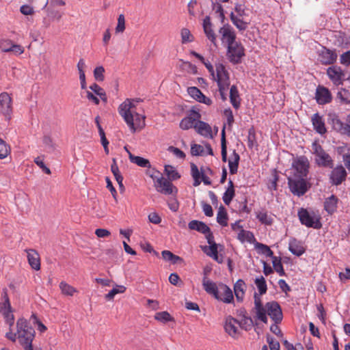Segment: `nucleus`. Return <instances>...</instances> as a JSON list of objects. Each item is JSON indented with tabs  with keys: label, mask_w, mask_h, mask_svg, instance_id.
Instances as JSON below:
<instances>
[{
	"label": "nucleus",
	"mask_w": 350,
	"mask_h": 350,
	"mask_svg": "<svg viewBox=\"0 0 350 350\" xmlns=\"http://www.w3.org/2000/svg\"><path fill=\"white\" fill-rule=\"evenodd\" d=\"M202 286L208 294L213 295L215 299H219V289L216 283L209 280L206 276H204Z\"/></svg>",
	"instance_id": "4be33fe9"
},
{
	"label": "nucleus",
	"mask_w": 350,
	"mask_h": 350,
	"mask_svg": "<svg viewBox=\"0 0 350 350\" xmlns=\"http://www.w3.org/2000/svg\"><path fill=\"white\" fill-rule=\"evenodd\" d=\"M314 129L319 134L323 135L327 130L323 118L318 113H314L312 117Z\"/></svg>",
	"instance_id": "cd10ccee"
},
{
	"label": "nucleus",
	"mask_w": 350,
	"mask_h": 350,
	"mask_svg": "<svg viewBox=\"0 0 350 350\" xmlns=\"http://www.w3.org/2000/svg\"><path fill=\"white\" fill-rule=\"evenodd\" d=\"M228 214L226 211V208L221 205L218 210L217 215V221L221 226H228Z\"/></svg>",
	"instance_id": "ea45409f"
},
{
	"label": "nucleus",
	"mask_w": 350,
	"mask_h": 350,
	"mask_svg": "<svg viewBox=\"0 0 350 350\" xmlns=\"http://www.w3.org/2000/svg\"><path fill=\"white\" fill-rule=\"evenodd\" d=\"M336 97L341 103H350V92L347 90L342 89L338 91Z\"/></svg>",
	"instance_id": "8fccbe9b"
},
{
	"label": "nucleus",
	"mask_w": 350,
	"mask_h": 350,
	"mask_svg": "<svg viewBox=\"0 0 350 350\" xmlns=\"http://www.w3.org/2000/svg\"><path fill=\"white\" fill-rule=\"evenodd\" d=\"M327 75L329 79L334 82L336 85H339L342 83V77L344 74L342 72V69L339 66H332L329 67L327 70Z\"/></svg>",
	"instance_id": "5701e85b"
},
{
	"label": "nucleus",
	"mask_w": 350,
	"mask_h": 350,
	"mask_svg": "<svg viewBox=\"0 0 350 350\" xmlns=\"http://www.w3.org/2000/svg\"><path fill=\"white\" fill-rule=\"evenodd\" d=\"M59 288L63 294L72 296L77 292V289L66 282L62 281L59 283Z\"/></svg>",
	"instance_id": "49530a36"
},
{
	"label": "nucleus",
	"mask_w": 350,
	"mask_h": 350,
	"mask_svg": "<svg viewBox=\"0 0 350 350\" xmlns=\"http://www.w3.org/2000/svg\"><path fill=\"white\" fill-rule=\"evenodd\" d=\"M111 171L113 173L116 181L118 182L120 188L124 189V187L122 183L123 177L120 172L118 166L116 163V161L115 159H113V163L111 165Z\"/></svg>",
	"instance_id": "4c0bfd02"
},
{
	"label": "nucleus",
	"mask_w": 350,
	"mask_h": 350,
	"mask_svg": "<svg viewBox=\"0 0 350 350\" xmlns=\"http://www.w3.org/2000/svg\"><path fill=\"white\" fill-rule=\"evenodd\" d=\"M309 161L305 156L295 158L292 162L293 176L306 178L309 171Z\"/></svg>",
	"instance_id": "1a4fd4ad"
},
{
	"label": "nucleus",
	"mask_w": 350,
	"mask_h": 350,
	"mask_svg": "<svg viewBox=\"0 0 350 350\" xmlns=\"http://www.w3.org/2000/svg\"><path fill=\"white\" fill-rule=\"evenodd\" d=\"M219 34L222 44L225 46H228L237 41L236 33L233 27L228 23L224 24L219 28Z\"/></svg>",
	"instance_id": "9b49d317"
},
{
	"label": "nucleus",
	"mask_w": 350,
	"mask_h": 350,
	"mask_svg": "<svg viewBox=\"0 0 350 350\" xmlns=\"http://www.w3.org/2000/svg\"><path fill=\"white\" fill-rule=\"evenodd\" d=\"M239 322L231 316L226 318L224 329L226 332L232 337L237 338L239 334Z\"/></svg>",
	"instance_id": "dca6fc26"
},
{
	"label": "nucleus",
	"mask_w": 350,
	"mask_h": 350,
	"mask_svg": "<svg viewBox=\"0 0 350 350\" xmlns=\"http://www.w3.org/2000/svg\"><path fill=\"white\" fill-rule=\"evenodd\" d=\"M237 239L241 242H248L252 243L255 241V237L254 234L248 230H245L244 229H241L237 235Z\"/></svg>",
	"instance_id": "58836bf2"
},
{
	"label": "nucleus",
	"mask_w": 350,
	"mask_h": 350,
	"mask_svg": "<svg viewBox=\"0 0 350 350\" xmlns=\"http://www.w3.org/2000/svg\"><path fill=\"white\" fill-rule=\"evenodd\" d=\"M254 282L259 291V294L255 293L254 295V307L252 310L255 314L256 319L267 324L268 322V315L276 323H281L283 316L279 304L272 301L264 305L262 302L261 295L265 294L267 290L265 278L263 276L256 278Z\"/></svg>",
	"instance_id": "f257e3e1"
},
{
	"label": "nucleus",
	"mask_w": 350,
	"mask_h": 350,
	"mask_svg": "<svg viewBox=\"0 0 350 350\" xmlns=\"http://www.w3.org/2000/svg\"><path fill=\"white\" fill-rule=\"evenodd\" d=\"M255 142V132L253 129H250L247 136V146L250 148H252Z\"/></svg>",
	"instance_id": "338daca9"
},
{
	"label": "nucleus",
	"mask_w": 350,
	"mask_h": 350,
	"mask_svg": "<svg viewBox=\"0 0 350 350\" xmlns=\"http://www.w3.org/2000/svg\"><path fill=\"white\" fill-rule=\"evenodd\" d=\"M17 338L25 350H33L32 342L36 332L26 319L21 318L16 322Z\"/></svg>",
	"instance_id": "20e7f679"
},
{
	"label": "nucleus",
	"mask_w": 350,
	"mask_h": 350,
	"mask_svg": "<svg viewBox=\"0 0 350 350\" xmlns=\"http://www.w3.org/2000/svg\"><path fill=\"white\" fill-rule=\"evenodd\" d=\"M125 30V18L123 14H120L118 18V24L116 27V33H122Z\"/></svg>",
	"instance_id": "bf43d9fd"
},
{
	"label": "nucleus",
	"mask_w": 350,
	"mask_h": 350,
	"mask_svg": "<svg viewBox=\"0 0 350 350\" xmlns=\"http://www.w3.org/2000/svg\"><path fill=\"white\" fill-rule=\"evenodd\" d=\"M288 185L291 193L298 197L304 195L309 188L305 178L303 177H290L288 178Z\"/></svg>",
	"instance_id": "6e6552de"
},
{
	"label": "nucleus",
	"mask_w": 350,
	"mask_h": 350,
	"mask_svg": "<svg viewBox=\"0 0 350 350\" xmlns=\"http://www.w3.org/2000/svg\"><path fill=\"white\" fill-rule=\"evenodd\" d=\"M195 130L198 133L204 137L210 138L213 137L212 129L211 126L208 123L200 120V119L198 120L197 124H196Z\"/></svg>",
	"instance_id": "a878e982"
},
{
	"label": "nucleus",
	"mask_w": 350,
	"mask_h": 350,
	"mask_svg": "<svg viewBox=\"0 0 350 350\" xmlns=\"http://www.w3.org/2000/svg\"><path fill=\"white\" fill-rule=\"evenodd\" d=\"M312 153L315 156V163L318 166L333 168V159L317 141L312 144Z\"/></svg>",
	"instance_id": "39448f33"
},
{
	"label": "nucleus",
	"mask_w": 350,
	"mask_h": 350,
	"mask_svg": "<svg viewBox=\"0 0 350 350\" xmlns=\"http://www.w3.org/2000/svg\"><path fill=\"white\" fill-rule=\"evenodd\" d=\"M230 90V100L234 108L236 109L240 107L241 98L239 96L238 88L235 85H233L229 88Z\"/></svg>",
	"instance_id": "473e14b6"
},
{
	"label": "nucleus",
	"mask_w": 350,
	"mask_h": 350,
	"mask_svg": "<svg viewBox=\"0 0 350 350\" xmlns=\"http://www.w3.org/2000/svg\"><path fill=\"white\" fill-rule=\"evenodd\" d=\"M202 251L209 257H211L219 263L223 262L222 258L218 256L217 245L214 244L208 246H204L202 247Z\"/></svg>",
	"instance_id": "7c9ffc66"
},
{
	"label": "nucleus",
	"mask_w": 350,
	"mask_h": 350,
	"mask_svg": "<svg viewBox=\"0 0 350 350\" xmlns=\"http://www.w3.org/2000/svg\"><path fill=\"white\" fill-rule=\"evenodd\" d=\"M221 146L222 161L226 162V161H227V146H226V135H225V126L223 128V129L221 131Z\"/></svg>",
	"instance_id": "09e8293b"
},
{
	"label": "nucleus",
	"mask_w": 350,
	"mask_h": 350,
	"mask_svg": "<svg viewBox=\"0 0 350 350\" xmlns=\"http://www.w3.org/2000/svg\"><path fill=\"white\" fill-rule=\"evenodd\" d=\"M135 100L126 98L118 109L120 116L122 118L130 131L135 133L144 128L146 117L136 111Z\"/></svg>",
	"instance_id": "f03ea898"
},
{
	"label": "nucleus",
	"mask_w": 350,
	"mask_h": 350,
	"mask_svg": "<svg viewBox=\"0 0 350 350\" xmlns=\"http://www.w3.org/2000/svg\"><path fill=\"white\" fill-rule=\"evenodd\" d=\"M245 291V282L241 279L238 280L234 285V292L238 301L241 302L243 300Z\"/></svg>",
	"instance_id": "c85d7f7f"
},
{
	"label": "nucleus",
	"mask_w": 350,
	"mask_h": 350,
	"mask_svg": "<svg viewBox=\"0 0 350 350\" xmlns=\"http://www.w3.org/2000/svg\"><path fill=\"white\" fill-rule=\"evenodd\" d=\"M211 77L213 80L217 83L221 99L223 101H226L230 86V72L226 66L222 63H216L215 70Z\"/></svg>",
	"instance_id": "7ed1b4c3"
},
{
	"label": "nucleus",
	"mask_w": 350,
	"mask_h": 350,
	"mask_svg": "<svg viewBox=\"0 0 350 350\" xmlns=\"http://www.w3.org/2000/svg\"><path fill=\"white\" fill-rule=\"evenodd\" d=\"M155 319L163 323H166L171 321L172 318L167 312L163 311L156 313Z\"/></svg>",
	"instance_id": "13d9d810"
},
{
	"label": "nucleus",
	"mask_w": 350,
	"mask_h": 350,
	"mask_svg": "<svg viewBox=\"0 0 350 350\" xmlns=\"http://www.w3.org/2000/svg\"><path fill=\"white\" fill-rule=\"evenodd\" d=\"M315 98L318 104L325 105L332 101V94L327 88L319 85L316 90Z\"/></svg>",
	"instance_id": "aec40b11"
},
{
	"label": "nucleus",
	"mask_w": 350,
	"mask_h": 350,
	"mask_svg": "<svg viewBox=\"0 0 350 350\" xmlns=\"http://www.w3.org/2000/svg\"><path fill=\"white\" fill-rule=\"evenodd\" d=\"M2 298L3 299V301L0 302V312L2 313V314L8 319L10 316L12 317L11 319L10 320V325L12 326L14 323V318L13 315L11 314V305L7 291L5 289H4L3 291Z\"/></svg>",
	"instance_id": "a211bd4d"
},
{
	"label": "nucleus",
	"mask_w": 350,
	"mask_h": 350,
	"mask_svg": "<svg viewBox=\"0 0 350 350\" xmlns=\"http://www.w3.org/2000/svg\"><path fill=\"white\" fill-rule=\"evenodd\" d=\"M94 77L97 81H103L105 79V68L103 66H97L94 70Z\"/></svg>",
	"instance_id": "6e6d98bb"
},
{
	"label": "nucleus",
	"mask_w": 350,
	"mask_h": 350,
	"mask_svg": "<svg viewBox=\"0 0 350 350\" xmlns=\"http://www.w3.org/2000/svg\"><path fill=\"white\" fill-rule=\"evenodd\" d=\"M297 214L302 225L314 229H320L322 227L320 216L314 212H310L306 208H301Z\"/></svg>",
	"instance_id": "423d86ee"
},
{
	"label": "nucleus",
	"mask_w": 350,
	"mask_h": 350,
	"mask_svg": "<svg viewBox=\"0 0 350 350\" xmlns=\"http://www.w3.org/2000/svg\"><path fill=\"white\" fill-rule=\"evenodd\" d=\"M340 62L342 65H350V50L343 53L340 57Z\"/></svg>",
	"instance_id": "69168bd1"
},
{
	"label": "nucleus",
	"mask_w": 350,
	"mask_h": 350,
	"mask_svg": "<svg viewBox=\"0 0 350 350\" xmlns=\"http://www.w3.org/2000/svg\"><path fill=\"white\" fill-rule=\"evenodd\" d=\"M226 51L227 59L233 64H239L245 56V49L240 42L236 41L228 46Z\"/></svg>",
	"instance_id": "0eeeda50"
},
{
	"label": "nucleus",
	"mask_w": 350,
	"mask_h": 350,
	"mask_svg": "<svg viewBox=\"0 0 350 350\" xmlns=\"http://www.w3.org/2000/svg\"><path fill=\"white\" fill-rule=\"evenodd\" d=\"M202 26L207 38L216 46V34L213 29L210 16H206L204 18Z\"/></svg>",
	"instance_id": "412c9836"
},
{
	"label": "nucleus",
	"mask_w": 350,
	"mask_h": 350,
	"mask_svg": "<svg viewBox=\"0 0 350 350\" xmlns=\"http://www.w3.org/2000/svg\"><path fill=\"white\" fill-rule=\"evenodd\" d=\"M0 113L7 120H10L12 118V100L7 92L0 94Z\"/></svg>",
	"instance_id": "9d476101"
},
{
	"label": "nucleus",
	"mask_w": 350,
	"mask_h": 350,
	"mask_svg": "<svg viewBox=\"0 0 350 350\" xmlns=\"http://www.w3.org/2000/svg\"><path fill=\"white\" fill-rule=\"evenodd\" d=\"M191 174L193 178V186H198L201 183L202 173L194 163L191 164Z\"/></svg>",
	"instance_id": "a19ab883"
},
{
	"label": "nucleus",
	"mask_w": 350,
	"mask_h": 350,
	"mask_svg": "<svg viewBox=\"0 0 350 350\" xmlns=\"http://www.w3.org/2000/svg\"><path fill=\"white\" fill-rule=\"evenodd\" d=\"M168 151L179 159H185L186 156L183 151L176 147L170 146Z\"/></svg>",
	"instance_id": "e2e57ef3"
},
{
	"label": "nucleus",
	"mask_w": 350,
	"mask_h": 350,
	"mask_svg": "<svg viewBox=\"0 0 350 350\" xmlns=\"http://www.w3.org/2000/svg\"><path fill=\"white\" fill-rule=\"evenodd\" d=\"M181 42L183 44L191 42L193 41V36L190 31L187 28H183L180 31Z\"/></svg>",
	"instance_id": "864d4df0"
},
{
	"label": "nucleus",
	"mask_w": 350,
	"mask_h": 350,
	"mask_svg": "<svg viewBox=\"0 0 350 350\" xmlns=\"http://www.w3.org/2000/svg\"><path fill=\"white\" fill-rule=\"evenodd\" d=\"M126 287L123 285L116 284L107 294L105 295V299L111 300L118 293H123L126 291Z\"/></svg>",
	"instance_id": "79ce46f5"
},
{
	"label": "nucleus",
	"mask_w": 350,
	"mask_h": 350,
	"mask_svg": "<svg viewBox=\"0 0 350 350\" xmlns=\"http://www.w3.org/2000/svg\"><path fill=\"white\" fill-rule=\"evenodd\" d=\"M254 247L257 250L258 253L260 254H263L267 257H270L271 258H273V257L275 256H273V251L267 245L256 242L254 244Z\"/></svg>",
	"instance_id": "e433bc0d"
},
{
	"label": "nucleus",
	"mask_w": 350,
	"mask_h": 350,
	"mask_svg": "<svg viewBox=\"0 0 350 350\" xmlns=\"http://www.w3.org/2000/svg\"><path fill=\"white\" fill-rule=\"evenodd\" d=\"M204 151V148L201 145L199 144H193L191 147V152L192 155L199 156L202 154Z\"/></svg>",
	"instance_id": "0e129e2a"
},
{
	"label": "nucleus",
	"mask_w": 350,
	"mask_h": 350,
	"mask_svg": "<svg viewBox=\"0 0 350 350\" xmlns=\"http://www.w3.org/2000/svg\"><path fill=\"white\" fill-rule=\"evenodd\" d=\"M332 127L340 134L350 137V113L347 116L346 122H343L338 117L334 118Z\"/></svg>",
	"instance_id": "4468645a"
},
{
	"label": "nucleus",
	"mask_w": 350,
	"mask_h": 350,
	"mask_svg": "<svg viewBox=\"0 0 350 350\" xmlns=\"http://www.w3.org/2000/svg\"><path fill=\"white\" fill-rule=\"evenodd\" d=\"M200 118L201 115L199 112L192 110L187 116L180 121V127L183 130H188L191 128L196 129V124Z\"/></svg>",
	"instance_id": "2eb2a0df"
},
{
	"label": "nucleus",
	"mask_w": 350,
	"mask_h": 350,
	"mask_svg": "<svg viewBox=\"0 0 350 350\" xmlns=\"http://www.w3.org/2000/svg\"><path fill=\"white\" fill-rule=\"evenodd\" d=\"M219 288L222 291V295L219 293V299H217L226 304L232 303L234 299L232 290L227 285L224 284L219 285Z\"/></svg>",
	"instance_id": "bb28decb"
},
{
	"label": "nucleus",
	"mask_w": 350,
	"mask_h": 350,
	"mask_svg": "<svg viewBox=\"0 0 350 350\" xmlns=\"http://www.w3.org/2000/svg\"><path fill=\"white\" fill-rule=\"evenodd\" d=\"M165 173L172 180H176L180 177L175 167L170 165L165 166Z\"/></svg>",
	"instance_id": "3c124183"
},
{
	"label": "nucleus",
	"mask_w": 350,
	"mask_h": 350,
	"mask_svg": "<svg viewBox=\"0 0 350 350\" xmlns=\"http://www.w3.org/2000/svg\"><path fill=\"white\" fill-rule=\"evenodd\" d=\"M42 142L49 152H53L55 150L56 145L51 136L44 135Z\"/></svg>",
	"instance_id": "5fc2aeb1"
},
{
	"label": "nucleus",
	"mask_w": 350,
	"mask_h": 350,
	"mask_svg": "<svg viewBox=\"0 0 350 350\" xmlns=\"http://www.w3.org/2000/svg\"><path fill=\"white\" fill-rule=\"evenodd\" d=\"M347 172L345 168L340 164L332 168L329 174V181L333 185L338 186L346 180Z\"/></svg>",
	"instance_id": "f8f14e48"
},
{
	"label": "nucleus",
	"mask_w": 350,
	"mask_h": 350,
	"mask_svg": "<svg viewBox=\"0 0 350 350\" xmlns=\"http://www.w3.org/2000/svg\"><path fill=\"white\" fill-rule=\"evenodd\" d=\"M154 187L156 190L161 193L170 195L173 193L174 186L172 183L163 176L154 180Z\"/></svg>",
	"instance_id": "ddd939ff"
},
{
	"label": "nucleus",
	"mask_w": 350,
	"mask_h": 350,
	"mask_svg": "<svg viewBox=\"0 0 350 350\" xmlns=\"http://www.w3.org/2000/svg\"><path fill=\"white\" fill-rule=\"evenodd\" d=\"M27 260L31 267L36 271L40 269V260L38 253L33 249L26 250Z\"/></svg>",
	"instance_id": "b1692460"
},
{
	"label": "nucleus",
	"mask_w": 350,
	"mask_h": 350,
	"mask_svg": "<svg viewBox=\"0 0 350 350\" xmlns=\"http://www.w3.org/2000/svg\"><path fill=\"white\" fill-rule=\"evenodd\" d=\"M10 44L9 48H3V52H13L16 55H21L23 53L24 49L19 44L12 43L10 41H5Z\"/></svg>",
	"instance_id": "37998d69"
},
{
	"label": "nucleus",
	"mask_w": 350,
	"mask_h": 350,
	"mask_svg": "<svg viewBox=\"0 0 350 350\" xmlns=\"http://www.w3.org/2000/svg\"><path fill=\"white\" fill-rule=\"evenodd\" d=\"M272 264L274 270L280 275L283 276L285 275V272L283 268V265L281 262V258L274 256L272 258Z\"/></svg>",
	"instance_id": "c03bdc74"
},
{
	"label": "nucleus",
	"mask_w": 350,
	"mask_h": 350,
	"mask_svg": "<svg viewBox=\"0 0 350 350\" xmlns=\"http://www.w3.org/2000/svg\"><path fill=\"white\" fill-rule=\"evenodd\" d=\"M35 163L38 165L44 172H45L47 174H51V170L50 169L46 166L44 164L43 159H41V157H38L34 159Z\"/></svg>",
	"instance_id": "680f3d73"
},
{
	"label": "nucleus",
	"mask_w": 350,
	"mask_h": 350,
	"mask_svg": "<svg viewBox=\"0 0 350 350\" xmlns=\"http://www.w3.org/2000/svg\"><path fill=\"white\" fill-rule=\"evenodd\" d=\"M202 207L204 215L207 217H212L213 215V211L211 206L206 202L202 203Z\"/></svg>",
	"instance_id": "774afa93"
},
{
	"label": "nucleus",
	"mask_w": 350,
	"mask_h": 350,
	"mask_svg": "<svg viewBox=\"0 0 350 350\" xmlns=\"http://www.w3.org/2000/svg\"><path fill=\"white\" fill-rule=\"evenodd\" d=\"M212 10L214 11L216 14H218L219 18H220L221 21L223 23L224 20L225 18L224 9L220 3V2L217 1H212L211 3Z\"/></svg>",
	"instance_id": "de8ad7c7"
},
{
	"label": "nucleus",
	"mask_w": 350,
	"mask_h": 350,
	"mask_svg": "<svg viewBox=\"0 0 350 350\" xmlns=\"http://www.w3.org/2000/svg\"><path fill=\"white\" fill-rule=\"evenodd\" d=\"M11 152V148L3 139L0 138V159L6 158Z\"/></svg>",
	"instance_id": "a18cd8bd"
},
{
	"label": "nucleus",
	"mask_w": 350,
	"mask_h": 350,
	"mask_svg": "<svg viewBox=\"0 0 350 350\" xmlns=\"http://www.w3.org/2000/svg\"><path fill=\"white\" fill-rule=\"evenodd\" d=\"M235 195L234 189H227L224 192L222 199L226 205H229Z\"/></svg>",
	"instance_id": "4d7b16f0"
},
{
	"label": "nucleus",
	"mask_w": 350,
	"mask_h": 350,
	"mask_svg": "<svg viewBox=\"0 0 350 350\" xmlns=\"http://www.w3.org/2000/svg\"><path fill=\"white\" fill-rule=\"evenodd\" d=\"M240 160L239 154L235 151H233V153L230 158L228 160V166L230 170V173L231 174H235L237 172L239 163Z\"/></svg>",
	"instance_id": "f704fd0d"
},
{
	"label": "nucleus",
	"mask_w": 350,
	"mask_h": 350,
	"mask_svg": "<svg viewBox=\"0 0 350 350\" xmlns=\"http://www.w3.org/2000/svg\"><path fill=\"white\" fill-rule=\"evenodd\" d=\"M337 59V54L335 51L323 47L319 52V59L325 65L334 64Z\"/></svg>",
	"instance_id": "6ab92c4d"
},
{
	"label": "nucleus",
	"mask_w": 350,
	"mask_h": 350,
	"mask_svg": "<svg viewBox=\"0 0 350 350\" xmlns=\"http://www.w3.org/2000/svg\"><path fill=\"white\" fill-rule=\"evenodd\" d=\"M338 201L339 199L335 195L326 198L324 202L325 211L329 215L334 214L337 210Z\"/></svg>",
	"instance_id": "393cba45"
},
{
	"label": "nucleus",
	"mask_w": 350,
	"mask_h": 350,
	"mask_svg": "<svg viewBox=\"0 0 350 350\" xmlns=\"http://www.w3.org/2000/svg\"><path fill=\"white\" fill-rule=\"evenodd\" d=\"M288 250L292 254L297 256H300L305 252V249L301 242L295 239L290 240Z\"/></svg>",
	"instance_id": "c756f323"
},
{
	"label": "nucleus",
	"mask_w": 350,
	"mask_h": 350,
	"mask_svg": "<svg viewBox=\"0 0 350 350\" xmlns=\"http://www.w3.org/2000/svg\"><path fill=\"white\" fill-rule=\"evenodd\" d=\"M230 17L233 25L239 31H245L247 28L248 23L243 21L242 17L236 16L234 12H231Z\"/></svg>",
	"instance_id": "c9c22d12"
},
{
	"label": "nucleus",
	"mask_w": 350,
	"mask_h": 350,
	"mask_svg": "<svg viewBox=\"0 0 350 350\" xmlns=\"http://www.w3.org/2000/svg\"><path fill=\"white\" fill-rule=\"evenodd\" d=\"M256 218L263 224L265 225H271L273 223L272 217L267 214V212L261 211L259 212Z\"/></svg>",
	"instance_id": "603ef678"
},
{
	"label": "nucleus",
	"mask_w": 350,
	"mask_h": 350,
	"mask_svg": "<svg viewBox=\"0 0 350 350\" xmlns=\"http://www.w3.org/2000/svg\"><path fill=\"white\" fill-rule=\"evenodd\" d=\"M125 149L129 153V157L131 163H133L142 167L150 168L151 167L149 160L139 156H135L132 154L126 147Z\"/></svg>",
	"instance_id": "72a5a7b5"
},
{
	"label": "nucleus",
	"mask_w": 350,
	"mask_h": 350,
	"mask_svg": "<svg viewBox=\"0 0 350 350\" xmlns=\"http://www.w3.org/2000/svg\"><path fill=\"white\" fill-rule=\"evenodd\" d=\"M188 94L198 103L211 105L213 101L208 97H206L200 89L196 87L192 86L187 88Z\"/></svg>",
	"instance_id": "f3484780"
},
{
	"label": "nucleus",
	"mask_w": 350,
	"mask_h": 350,
	"mask_svg": "<svg viewBox=\"0 0 350 350\" xmlns=\"http://www.w3.org/2000/svg\"><path fill=\"white\" fill-rule=\"evenodd\" d=\"M267 342L269 345L270 350H280V345L279 342L275 340L271 336H267Z\"/></svg>",
	"instance_id": "052dcab7"
},
{
	"label": "nucleus",
	"mask_w": 350,
	"mask_h": 350,
	"mask_svg": "<svg viewBox=\"0 0 350 350\" xmlns=\"http://www.w3.org/2000/svg\"><path fill=\"white\" fill-rule=\"evenodd\" d=\"M188 227L190 230H196L202 234L210 231V228L205 223L198 220L191 221L188 224Z\"/></svg>",
	"instance_id": "2f4dec72"
}]
</instances>
